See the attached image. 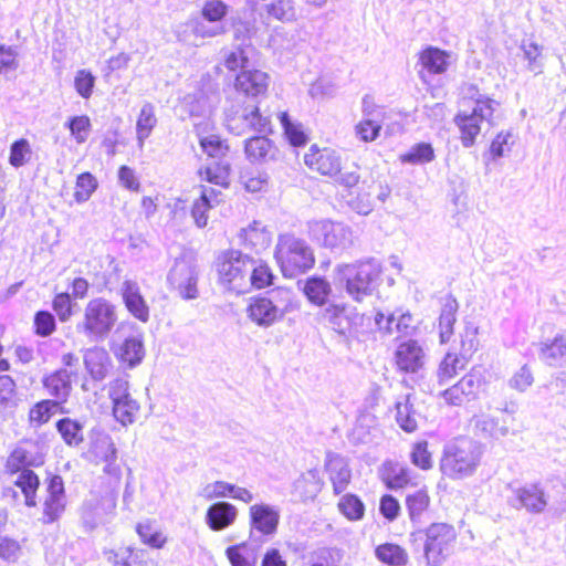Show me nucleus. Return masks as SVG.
<instances>
[{
	"label": "nucleus",
	"mask_w": 566,
	"mask_h": 566,
	"mask_svg": "<svg viewBox=\"0 0 566 566\" xmlns=\"http://www.w3.org/2000/svg\"><path fill=\"white\" fill-rule=\"evenodd\" d=\"M381 265L375 259H366L354 263L338 264L335 282L356 302L371 295L379 284Z\"/></svg>",
	"instance_id": "f257e3e1"
},
{
	"label": "nucleus",
	"mask_w": 566,
	"mask_h": 566,
	"mask_svg": "<svg viewBox=\"0 0 566 566\" xmlns=\"http://www.w3.org/2000/svg\"><path fill=\"white\" fill-rule=\"evenodd\" d=\"M304 164L314 171L324 176H335L340 171L342 161L336 150L331 148L319 149L312 145L304 156Z\"/></svg>",
	"instance_id": "a211bd4d"
},
{
	"label": "nucleus",
	"mask_w": 566,
	"mask_h": 566,
	"mask_svg": "<svg viewBox=\"0 0 566 566\" xmlns=\"http://www.w3.org/2000/svg\"><path fill=\"white\" fill-rule=\"evenodd\" d=\"M200 146L208 156L213 158H222L229 150L228 145L217 135L200 138Z\"/></svg>",
	"instance_id": "052dcab7"
},
{
	"label": "nucleus",
	"mask_w": 566,
	"mask_h": 566,
	"mask_svg": "<svg viewBox=\"0 0 566 566\" xmlns=\"http://www.w3.org/2000/svg\"><path fill=\"white\" fill-rule=\"evenodd\" d=\"M447 59L446 52L434 48L423 51L420 57L423 67L433 74H440L447 70Z\"/></svg>",
	"instance_id": "a18cd8bd"
},
{
	"label": "nucleus",
	"mask_w": 566,
	"mask_h": 566,
	"mask_svg": "<svg viewBox=\"0 0 566 566\" xmlns=\"http://www.w3.org/2000/svg\"><path fill=\"white\" fill-rule=\"evenodd\" d=\"M339 512L349 521H360L365 514L363 501L355 494L347 493L338 501Z\"/></svg>",
	"instance_id": "ea45409f"
},
{
	"label": "nucleus",
	"mask_w": 566,
	"mask_h": 566,
	"mask_svg": "<svg viewBox=\"0 0 566 566\" xmlns=\"http://www.w3.org/2000/svg\"><path fill=\"white\" fill-rule=\"evenodd\" d=\"M227 14V6L220 0L207 1L202 8V17L209 22L220 24Z\"/></svg>",
	"instance_id": "774afa93"
},
{
	"label": "nucleus",
	"mask_w": 566,
	"mask_h": 566,
	"mask_svg": "<svg viewBox=\"0 0 566 566\" xmlns=\"http://www.w3.org/2000/svg\"><path fill=\"white\" fill-rule=\"evenodd\" d=\"M483 450L479 442L462 437L447 443L440 460V470L451 480L469 478L478 470Z\"/></svg>",
	"instance_id": "f03ea898"
},
{
	"label": "nucleus",
	"mask_w": 566,
	"mask_h": 566,
	"mask_svg": "<svg viewBox=\"0 0 566 566\" xmlns=\"http://www.w3.org/2000/svg\"><path fill=\"white\" fill-rule=\"evenodd\" d=\"M343 558L340 551L322 547L310 554V566H339Z\"/></svg>",
	"instance_id": "8fccbe9b"
},
{
	"label": "nucleus",
	"mask_w": 566,
	"mask_h": 566,
	"mask_svg": "<svg viewBox=\"0 0 566 566\" xmlns=\"http://www.w3.org/2000/svg\"><path fill=\"white\" fill-rule=\"evenodd\" d=\"M483 377L479 370L472 369L464 375L455 385L446 389L442 397L448 405L461 406L476 397L482 385Z\"/></svg>",
	"instance_id": "f3484780"
},
{
	"label": "nucleus",
	"mask_w": 566,
	"mask_h": 566,
	"mask_svg": "<svg viewBox=\"0 0 566 566\" xmlns=\"http://www.w3.org/2000/svg\"><path fill=\"white\" fill-rule=\"evenodd\" d=\"M200 174L210 184L223 188H227L230 184V164L227 161L212 163Z\"/></svg>",
	"instance_id": "79ce46f5"
},
{
	"label": "nucleus",
	"mask_w": 566,
	"mask_h": 566,
	"mask_svg": "<svg viewBox=\"0 0 566 566\" xmlns=\"http://www.w3.org/2000/svg\"><path fill=\"white\" fill-rule=\"evenodd\" d=\"M331 292V284L322 277H310L304 286L305 295L312 303L317 305L324 304Z\"/></svg>",
	"instance_id": "4c0bfd02"
},
{
	"label": "nucleus",
	"mask_w": 566,
	"mask_h": 566,
	"mask_svg": "<svg viewBox=\"0 0 566 566\" xmlns=\"http://www.w3.org/2000/svg\"><path fill=\"white\" fill-rule=\"evenodd\" d=\"M539 359L551 367L566 365V337L556 335L552 340L539 344Z\"/></svg>",
	"instance_id": "c756f323"
},
{
	"label": "nucleus",
	"mask_w": 566,
	"mask_h": 566,
	"mask_svg": "<svg viewBox=\"0 0 566 566\" xmlns=\"http://www.w3.org/2000/svg\"><path fill=\"white\" fill-rule=\"evenodd\" d=\"M457 537L455 528L448 523H432L424 530L411 533L413 542H423L426 566H442L453 553Z\"/></svg>",
	"instance_id": "39448f33"
},
{
	"label": "nucleus",
	"mask_w": 566,
	"mask_h": 566,
	"mask_svg": "<svg viewBox=\"0 0 566 566\" xmlns=\"http://www.w3.org/2000/svg\"><path fill=\"white\" fill-rule=\"evenodd\" d=\"M280 123L283 127L284 135L289 143L295 147L304 146L308 142V136L304 132L303 125L293 122L286 112L279 114Z\"/></svg>",
	"instance_id": "f704fd0d"
},
{
	"label": "nucleus",
	"mask_w": 566,
	"mask_h": 566,
	"mask_svg": "<svg viewBox=\"0 0 566 566\" xmlns=\"http://www.w3.org/2000/svg\"><path fill=\"white\" fill-rule=\"evenodd\" d=\"M23 543L8 535H0V558L2 560L15 563L23 556Z\"/></svg>",
	"instance_id": "864d4df0"
},
{
	"label": "nucleus",
	"mask_w": 566,
	"mask_h": 566,
	"mask_svg": "<svg viewBox=\"0 0 566 566\" xmlns=\"http://www.w3.org/2000/svg\"><path fill=\"white\" fill-rule=\"evenodd\" d=\"M235 88L245 96L258 97L264 95L269 86V75L262 71H242L237 75Z\"/></svg>",
	"instance_id": "bb28decb"
},
{
	"label": "nucleus",
	"mask_w": 566,
	"mask_h": 566,
	"mask_svg": "<svg viewBox=\"0 0 566 566\" xmlns=\"http://www.w3.org/2000/svg\"><path fill=\"white\" fill-rule=\"evenodd\" d=\"M434 159V151L430 144L419 143L413 145L406 154L400 155V160L406 164L421 165Z\"/></svg>",
	"instance_id": "09e8293b"
},
{
	"label": "nucleus",
	"mask_w": 566,
	"mask_h": 566,
	"mask_svg": "<svg viewBox=\"0 0 566 566\" xmlns=\"http://www.w3.org/2000/svg\"><path fill=\"white\" fill-rule=\"evenodd\" d=\"M65 126L70 129L71 136L77 144H84L92 130V125L88 116L80 115L71 117Z\"/></svg>",
	"instance_id": "603ef678"
},
{
	"label": "nucleus",
	"mask_w": 566,
	"mask_h": 566,
	"mask_svg": "<svg viewBox=\"0 0 566 566\" xmlns=\"http://www.w3.org/2000/svg\"><path fill=\"white\" fill-rule=\"evenodd\" d=\"M71 375L72 371L59 369L43 379V387L49 395L64 402L71 390Z\"/></svg>",
	"instance_id": "7c9ffc66"
},
{
	"label": "nucleus",
	"mask_w": 566,
	"mask_h": 566,
	"mask_svg": "<svg viewBox=\"0 0 566 566\" xmlns=\"http://www.w3.org/2000/svg\"><path fill=\"white\" fill-rule=\"evenodd\" d=\"M116 496L112 493L92 495L81 506V521L86 532L111 522L115 515Z\"/></svg>",
	"instance_id": "f8f14e48"
},
{
	"label": "nucleus",
	"mask_w": 566,
	"mask_h": 566,
	"mask_svg": "<svg viewBox=\"0 0 566 566\" xmlns=\"http://www.w3.org/2000/svg\"><path fill=\"white\" fill-rule=\"evenodd\" d=\"M187 28H190L195 38H212L224 32V28L221 24L209 27L205 21L198 19L187 21Z\"/></svg>",
	"instance_id": "e2e57ef3"
},
{
	"label": "nucleus",
	"mask_w": 566,
	"mask_h": 566,
	"mask_svg": "<svg viewBox=\"0 0 566 566\" xmlns=\"http://www.w3.org/2000/svg\"><path fill=\"white\" fill-rule=\"evenodd\" d=\"M273 274L266 263L252 259L251 271H249V289H264L272 284Z\"/></svg>",
	"instance_id": "49530a36"
},
{
	"label": "nucleus",
	"mask_w": 566,
	"mask_h": 566,
	"mask_svg": "<svg viewBox=\"0 0 566 566\" xmlns=\"http://www.w3.org/2000/svg\"><path fill=\"white\" fill-rule=\"evenodd\" d=\"M429 502V495L423 490H418L415 493L407 495L406 506L411 521H416L422 515V513L428 509Z\"/></svg>",
	"instance_id": "6e6d98bb"
},
{
	"label": "nucleus",
	"mask_w": 566,
	"mask_h": 566,
	"mask_svg": "<svg viewBox=\"0 0 566 566\" xmlns=\"http://www.w3.org/2000/svg\"><path fill=\"white\" fill-rule=\"evenodd\" d=\"M98 187L97 179L91 172L77 176L75 182L74 200L77 203L86 202Z\"/></svg>",
	"instance_id": "de8ad7c7"
},
{
	"label": "nucleus",
	"mask_w": 566,
	"mask_h": 566,
	"mask_svg": "<svg viewBox=\"0 0 566 566\" xmlns=\"http://www.w3.org/2000/svg\"><path fill=\"white\" fill-rule=\"evenodd\" d=\"M396 420L400 428L407 432H413L418 426V413L407 397L405 401L396 402Z\"/></svg>",
	"instance_id": "37998d69"
},
{
	"label": "nucleus",
	"mask_w": 566,
	"mask_h": 566,
	"mask_svg": "<svg viewBox=\"0 0 566 566\" xmlns=\"http://www.w3.org/2000/svg\"><path fill=\"white\" fill-rule=\"evenodd\" d=\"M45 500L43 503L42 521L53 523L57 521L65 510L66 495L63 479L59 474L46 472Z\"/></svg>",
	"instance_id": "dca6fc26"
},
{
	"label": "nucleus",
	"mask_w": 566,
	"mask_h": 566,
	"mask_svg": "<svg viewBox=\"0 0 566 566\" xmlns=\"http://www.w3.org/2000/svg\"><path fill=\"white\" fill-rule=\"evenodd\" d=\"M411 462L422 469L428 470L432 467L431 453L428 451V442L422 441L413 446L410 454Z\"/></svg>",
	"instance_id": "338daca9"
},
{
	"label": "nucleus",
	"mask_w": 566,
	"mask_h": 566,
	"mask_svg": "<svg viewBox=\"0 0 566 566\" xmlns=\"http://www.w3.org/2000/svg\"><path fill=\"white\" fill-rule=\"evenodd\" d=\"M244 150L247 157L252 161H262L274 157V145L264 136L248 139Z\"/></svg>",
	"instance_id": "72a5a7b5"
},
{
	"label": "nucleus",
	"mask_w": 566,
	"mask_h": 566,
	"mask_svg": "<svg viewBox=\"0 0 566 566\" xmlns=\"http://www.w3.org/2000/svg\"><path fill=\"white\" fill-rule=\"evenodd\" d=\"M95 85L94 75L87 70H80L74 77V87L80 96L88 98Z\"/></svg>",
	"instance_id": "0e129e2a"
},
{
	"label": "nucleus",
	"mask_w": 566,
	"mask_h": 566,
	"mask_svg": "<svg viewBox=\"0 0 566 566\" xmlns=\"http://www.w3.org/2000/svg\"><path fill=\"white\" fill-rule=\"evenodd\" d=\"M238 517V509L229 502H217L206 513V524L211 531L219 532L230 527Z\"/></svg>",
	"instance_id": "a878e982"
},
{
	"label": "nucleus",
	"mask_w": 566,
	"mask_h": 566,
	"mask_svg": "<svg viewBox=\"0 0 566 566\" xmlns=\"http://www.w3.org/2000/svg\"><path fill=\"white\" fill-rule=\"evenodd\" d=\"M232 491L233 484L226 481H216L207 484L200 495L207 501H212L214 499L231 497Z\"/></svg>",
	"instance_id": "680f3d73"
},
{
	"label": "nucleus",
	"mask_w": 566,
	"mask_h": 566,
	"mask_svg": "<svg viewBox=\"0 0 566 566\" xmlns=\"http://www.w3.org/2000/svg\"><path fill=\"white\" fill-rule=\"evenodd\" d=\"M252 258L239 250L222 252L217 260L219 283L228 291L238 294L249 291V271H251Z\"/></svg>",
	"instance_id": "6e6552de"
},
{
	"label": "nucleus",
	"mask_w": 566,
	"mask_h": 566,
	"mask_svg": "<svg viewBox=\"0 0 566 566\" xmlns=\"http://www.w3.org/2000/svg\"><path fill=\"white\" fill-rule=\"evenodd\" d=\"M311 238L329 249H347L353 244L352 230L340 222L329 220L313 221L308 226Z\"/></svg>",
	"instance_id": "4468645a"
},
{
	"label": "nucleus",
	"mask_w": 566,
	"mask_h": 566,
	"mask_svg": "<svg viewBox=\"0 0 566 566\" xmlns=\"http://www.w3.org/2000/svg\"><path fill=\"white\" fill-rule=\"evenodd\" d=\"M119 292L129 314L139 322L147 323L150 317V310L142 295L138 283L133 280H125L120 285Z\"/></svg>",
	"instance_id": "aec40b11"
},
{
	"label": "nucleus",
	"mask_w": 566,
	"mask_h": 566,
	"mask_svg": "<svg viewBox=\"0 0 566 566\" xmlns=\"http://www.w3.org/2000/svg\"><path fill=\"white\" fill-rule=\"evenodd\" d=\"M324 318L336 333L347 336L353 333L359 315L345 305H329L325 308Z\"/></svg>",
	"instance_id": "393cba45"
},
{
	"label": "nucleus",
	"mask_w": 566,
	"mask_h": 566,
	"mask_svg": "<svg viewBox=\"0 0 566 566\" xmlns=\"http://www.w3.org/2000/svg\"><path fill=\"white\" fill-rule=\"evenodd\" d=\"M56 429L67 446L77 447L83 442V427L77 421L63 418L56 422Z\"/></svg>",
	"instance_id": "58836bf2"
},
{
	"label": "nucleus",
	"mask_w": 566,
	"mask_h": 566,
	"mask_svg": "<svg viewBox=\"0 0 566 566\" xmlns=\"http://www.w3.org/2000/svg\"><path fill=\"white\" fill-rule=\"evenodd\" d=\"M226 555L231 566H255L256 554L249 547L248 543H241L230 546L226 549Z\"/></svg>",
	"instance_id": "e433bc0d"
},
{
	"label": "nucleus",
	"mask_w": 566,
	"mask_h": 566,
	"mask_svg": "<svg viewBox=\"0 0 566 566\" xmlns=\"http://www.w3.org/2000/svg\"><path fill=\"white\" fill-rule=\"evenodd\" d=\"M136 532L142 542L153 548H163L167 543V537L160 531H154L149 523H139Z\"/></svg>",
	"instance_id": "4d7b16f0"
},
{
	"label": "nucleus",
	"mask_w": 566,
	"mask_h": 566,
	"mask_svg": "<svg viewBox=\"0 0 566 566\" xmlns=\"http://www.w3.org/2000/svg\"><path fill=\"white\" fill-rule=\"evenodd\" d=\"M156 124L157 118L155 116V108L150 103H146L140 109L136 124L137 138L139 143L143 144L144 140L149 137Z\"/></svg>",
	"instance_id": "c03bdc74"
},
{
	"label": "nucleus",
	"mask_w": 566,
	"mask_h": 566,
	"mask_svg": "<svg viewBox=\"0 0 566 566\" xmlns=\"http://www.w3.org/2000/svg\"><path fill=\"white\" fill-rule=\"evenodd\" d=\"M385 120L363 118L356 126V136L363 142L375 140L380 133L381 126Z\"/></svg>",
	"instance_id": "bf43d9fd"
},
{
	"label": "nucleus",
	"mask_w": 566,
	"mask_h": 566,
	"mask_svg": "<svg viewBox=\"0 0 566 566\" xmlns=\"http://www.w3.org/2000/svg\"><path fill=\"white\" fill-rule=\"evenodd\" d=\"M395 361L400 371L416 373L423 367L426 353L417 340L409 339L398 345Z\"/></svg>",
	"instance_id": "5701e85b"
},
{
	"label": "nucleus",
	"mask_w": 566,
	"mask_h": 566,
	"mask_svg": "<svg viewBox=\"0 0 566 566\" xmlns=\"http://www.w3.org/2000/svg\"><path fill=\"white\" fill-rule=\"evenodd\" d=\"M87 457L95 463H105L103 471L112 476H120L117 464V449L112 437L99 428H94L88 434Z\"/></svg>",
	"instance_id": "9b49d317"
},
{
	"label": "nucleus",
	"mask_w": 566,
	"mask_h": 566,
	"mask_svg": "<svg viewBox=\"0 0 566 566\" xmlns=\"http://www.w3.org/2000/svg\"><path fill=\"white\" fill-rule=\"evenodd\" d=\"M465 365L467 358L458 356L454 353H447L437 371L439 384L442 385L449 381L459 373V370L464 369Z\"/></svg>",
	"instance_id": "c9c22d12"
},
{
	"label": "nucleus",
	"mask_w": 566,
	"mask_h": 566,
	"mask_svg": "<svg viewBox=\"0 0 566 566\" xmlns=\"http://www.w3.org/2000/svg\"><path fill=\"white\" fill-rule=\"evenodd\" d=\"M469 424L472 433L484 440H499L509 434L507 426L504 423L501 424L497 418L484 411L474 413L471 417Z\"/></svg>",
	"instance_id": "b1692460"
},
{
	"label": "nucleus",
	"mask_w": 566,
	"mask_h": 566,
	"mask_svg": "<svg viewBox=\"0 0 566 566\" xmlns=\"http://www.w3.org/2000/svg\"><path fill=\"white\" fill-rule=\"evenodd\" d=\"M31 157V148L25 139H20L12 144L10 150V164L14 167H20L27 163Z\"/></svg>",
	"instance_id": "69168bd1"
},
{
	"label": "nucleus",
	"mask_w": 566,
	"mask_h": 566,
	"mask_svg": "<svg viewBox=\"0 0 566 566\" xmlns=\"http://www.w3.org/2000/svg\"><path fill=\"white\" fill-rule=\"evenodd\" d=\"M113 416L123 426H128L135 422L139 411V403L135 399L115 403L112 407Z\"/></svg>",
	"instance_id": "3c124183"
},
{
	"label": "nucleus",
	"mask_w": 566,
	"mask_h": 566,
	"mask_svg": "<svg viewBox=\"0 0 566 566\" xmlns=\"http://www.w3.org/2000/svg\"><path fill=\"white\" fill-rule=\"evenodd\" d=\"M198 280L199 272L196 263L185 256L176 259L167 275L170 289L185 301L196 300L199 296Z\"/></svg>",
	"instance_id": "9d476101"
},
{
	"label": "nucleus",
	"mask_w": 566,
	"mask_h": 566,
	"mask_svg": "<svg viewBox=\"0 0 566 566\" xmlns=\"http://www.w3.org/2000/svg\"><path fill=\"white\" fill-rule=\"evenodd\" d=\"M266 13L283 22H289L295 18V9L292 0H272L265 6Z\"/></svg>",
	"instance_id": "5fc2aeb1"
},
{
	"label": "nucleus",
	"mask_w": 566,
	"mask_h": 566,
	"mask_svg": "<svg viewBox=\"0 0 566 566\" xmlns=\"http://www.w3.org/2000/svg\"><path fill=\"white\" fill-rule=\"evenodd\" d=\"M324 467L333 485L334 494L343 493L352 480V470L347 459L338 453L328 451Z\"/></svg>",
	"instance_id": "412c9836"
},
{
	"label": "nucleus",
	"mask_w": 566,
	"mask_h": 566,
	"mask_svg": "<svg viewBox=\"0 0 566 566\" xmlns=\"http://www.w3.org/2000/svg\"><path fill=\"white\" fill-rule=\"evenodd\" d=\"M117 319L116 305L104 297H95L85 305L83 319L76 325V329L92 340H104Z\"/></svg>",
	"instance_id": "0eeeda50"
},
{
	"label": "nucleus",
	"mask_w": 566,
	"mask_h": 566,
	"mask_svg": "<svg viewBox=\"0 0 566 566\" xmlns=\"http://www.w3.org/2000/svg\"><path fill=\"white\" fill-rule=\"evenodd\" d=\"M458 301L449 295L444 298L439 316V334L441 343H447L453 335V326L457 322Z\"/></svg>",
	"instance_id": "473e14b6"
},
{
	"label": "nucleus",
	"mask_w": 566,
	"mask_h": 566,
	"mask_svg": "<svg viewBox=\"0 0 566 566\" xmlns=\"http://www.w3.org/2000/svg\"><path fill=\"white\" fill-rule=\"evenodd\" d=\"M511 504L515 509H525L528 513L539 514L547 505V495L539 483H531L514 491Z\"/></svg>",
	"instance_id": "6ab92c4d"
},
{
	"label": "nucleus",
	"mask_w": 566,
	"mask_h": 566,
	"mask_svg": "<svg viewBox=\"0 0 566 566\" xmlns=\"http://www.w3.org/2000/svg\"><path fill=\"white\" fill-rule=\"evenodd\" d=\"M274 255L286 277L302 274L315 263L313 250L307 242L290 233L279 237Z\"/></svg>",
	"instance_id": "423d86ee"
},
{
	"label": "nucleus",
	"mask_w": 566,
	"mask_h": 566,
	"mask_svg": "<svg viewBox=\"0 0 566 566\" xmlns=\"http://www.w3.org/2000/svg\"><path fill=\"white\" fill-rule=\"evenodd\" d=\"M381 481L388 489L396 490L407 486L411 481V471L408 467L395 462L385 461L379 469Z\"/></svg>",
	"instance_id": "cd10ccee"
},
{
	"label": "nucleus",
	"mask_w": 566,
	"mask_h": 566,
	"mask_svg": "<svg viewBox=\"0 0 566 566\" xmlns=\"http://www.w3.org/2000/svg\"><path fill=\"white\" fill-rule=\"evenodd\" d=\"M377 558L386 564L392 566H403L408 562V555L406 551L396 544H382L376 548Z\"/></svg>",
	"instance_id": "a19ab883"
},
{
	"label": "nucleus",
	"mask_w": 566,
	"mask_h": 566,
	"mask_svg": "<svg viewBox=\"0 0 566 566\" xmlns=\"http://www.w3.org/2000/svg\"><path fill=\"white\" fill-rule=\"evenodd\" d=\"M241 238L244 245L255 252L264 251L270 247L272 241L271 232L259 221H253L248 228L243 229Z\"/></svg>",
	"instance_id": "2f4dec72"
},
{
	"label": "nucleus",
	"mask_w": 566,
	"mask_h": 566,
	"mask_svg": "<svg viewBox=\"0 0 566 566\" xmlns=\"http://www.w3.org/2000/svg\"><path fill=\"white\" fill-rule=\"evenodd\" d=\"M108 397L113 406L122 401H128V399H134L129 392V381L127 376H120L109 381Z\"/></svg>",
	"instance_id": "13d9d810"
},
{
	"label": "nucleus",
	"mask_w": 566,
	"mask_h": 566,
	"mask_svg": "<svg viewBox=\"0 0 566 566\" xmlns=\"http://www.w3.org/2000/svg\"><path fill=\"white\" fill-rule=\"evenodd\" d=\"M35 455L33 444L23 442L18 446L7 461V469L14 479L12 480L15 490L14 497L22 496L28 506L35 505Z\"/></svg>",
	"instance_id": "20e7f679"
},
{
	"label": "nucleus",
	"mask_w": 566,
	"mask_h": 566,
	"mask_svg": "<svg viewBox=\"0 0 566 566\" xmlns=\"http://www.w3.org/2000/svg\"><path fill=\"white\" fill-rule=\"evenodd\" d=\"M226 126L234 135L245 134L249 129L264 133L270 129V119L260 113L256 105H247L226 112Z\"/></svg>",
	"instance_id": "2eb2a0df"
},
{
	"label": "nucleus",
	"mask_w": 566,
	"mask_h": 566,
	"mask_svg": "<svg viewBox=\"0 0 566 566\" xmlns=\"http://www.w3.org/2000/svg\"><path fill=\"white\" fill-rule=\"evenodd\" d=\"M296 307L292 290L276 287L250 298L247 316L255 325L269 328L284 319Z\"/></svg>",
	"instance_id": "7ed1b4c3"
},
{
	"label": "nucleus",
	"mask_w": 566,
	"mask_h": 566,
	"mask_svg": "<svg viewBox=\"0 0 566 566\" xmlns=\"http://www.w3.org/2000/svg\"><path fill=\"white\" fill-rule=\"evenodd\" d=\"M129 331L130 333L125 338L117 343L113 340L111 349L116 358L133 368L142 363L145 356V348L143 344V335L132 322H122L116 331V334Z\"/></svg>",
	"instance_id": "ddd939ff"
},
{
	"label": "nucleus",
	"mask_w": 566,
	"mask_h": 566,
	"mask_svg": "<svg viewBox=\"0 0 566 566\" xmlns=\"http://www.w3.org/2000/svg\"><path fill=\"white\" fill-rule=\"evenodd\" d=\"M470 97L474 99L475 105L471 113L461 112L455 118L454 123L461 132V142L464 147L473 146L476 136L481 132V123H490L494 112L500 106V103L486 95L471 94Z\"/></svg>",
	"instance_id": "1a4fd4ad"
},
{
	"label": "nucleus",
	"mask_w": 566,
	"mask_h": 566,
	"mask_svg": "<svg viewBox=\"0 0 566 566\" xmlns=\"http://www.w3.org/2000/svg\"><path fill=\"white\" fill-rule=\"evenodd\" d=\"M84 365L94 380H103L112 365L111 357L103 347H92L84 353Z\"/></svg>",
	"instance_id": "c85d7f7f"
},
{
	"label": "nucleus",
	"mask_w": 566,
	"mask_h": 566,
	"mask_svg": "<svg viewBox=\"0 0 566 566\" xmlns=\"http://www.w3.org/2000/svg\"><path fill=\"white\" fill-rule=\"evenodd\" d=\"M251 535L254 531L264 536H272L276 533L280 512L269 504H254L249 509Z\"/></svg>",
	"instance_id": "4be33fe9"
}]
</instances>
